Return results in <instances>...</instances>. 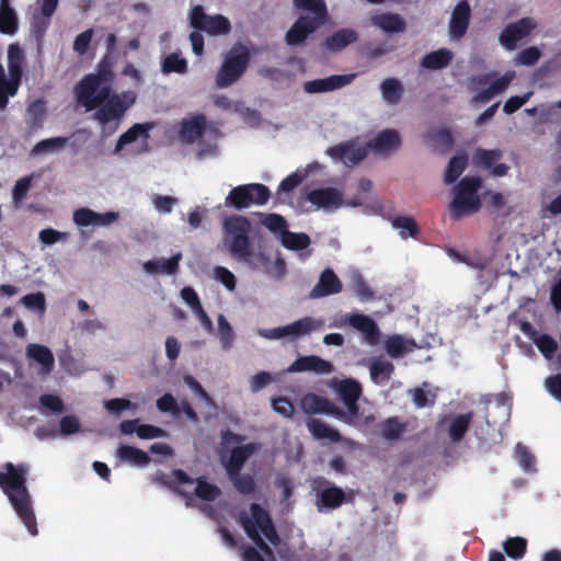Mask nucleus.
Listing matches in <instances>:
<instances>
[{
    "label": "nucleus",
    "instance_id": "nucleus-11",
    "mask_svg": "<svg viewBox=\"0 0 561 561\" xmlns=\"http://www.w3.org/2000/svg\"><path fill=\"white\" fill-rule=\"evenodd\" d=\"M313 484L317 485L316 488L325 486L318 494L317 506L319 511H332L340 507L345 502V492L340 486L330 484L327 479L318 477L314 479Z\"/></svg>",
    "mask_w": 561,
    "mask_h": 561
},
{
    "label": "nucleus",
    "instance_id": "nucleus-60",
    "mask_svg": "<svg viewBox=\"0 0 561 561\" xmlns=\"http://www.w3.org/2000/svg\"><path fill=\"white\" fill-rule=\"evenodd\" d=\"M12 85L10 81L5 78L4 69L2 65H0V110L3 111L9 102L10 96H14L16 94L15 90H11Z\"/></svg>",
    "mask_w": 561,
    "mask_h": 561
},
{
    "label": "nucleus",
    "instance_id": "nucleus-7",
    "mask_svg": "<svg viewBox=\"0 0 561 561\" xmlns=\"http://www.w3.org/2000/svg\"><path fill=\"white\" fill-rule=\"evenodd\" d=\"M251 59L250 50L244 45H234L226 55L216 75V85L227 88L237 82L245 72Z\"/></svg>",
    "mask_w": 561,
    "mask_h": 561
},
{
    "label": "nucleus",
    "instance_id": "nucleus-62",
    "mask_svg": "<svg viewBox=\"0 0 561 561\" xmlns=\"http://www.w3.org/2000/svg\"><path fill=\"white\" fill-rule=\"evenodd\" d=\"M137 436L140 439H153V438H161L167 437L168 433L161 427L151 425V424H139Z\"/></svg>",
    "mask_w": 561,
    "mask_h": 561
},
{
    "label": "nucleus",
    "instance_id": "nucleus-43",
    "mask_svg": "<svg viewBox=\"0 0 561 561\" xmlns=\"http://www.w3.org/2000/svg\"><path fill=\"white\" fill-rule=\"evenodd\" d=\"M468 165V157L466 153H460L453 157L447 165L444 181L446 184L454 183L466 170Z\"/></svg>",
    "mask_w": 561,
    "mask_h": 561
},
{
    "label": "nucleus",
    "instance_id": "nucleus-52",
    "mask_svg": "<svg viewBox=\"0 0 561 561\" xmlns=\"http://www.w3.org/2000/svg\"><path fill=\"white\" fill-rule=\"evenodd\" d=\"M18 30V18L13 9L2 8L0 11V32L13 35Z\"/></svg>",
    "mask_w": 561,
    "mask_h": 561
},
{
    "label": "nucleus",
    "instance_id": "nucleus-29",
    "mask_svg": "<svg viewBox=\"0 0 561 561\" xmlns=\"http://www.w3.org/2000/svg\"><path fill=\"white\" fill-rule=\"evenodd\" d=\"M334 389L344 404L358 401L363 394L362 385L353 378L340 380Z\"/></svg>",
    "mask_w": 561,
    "mask_h": 561
},
{
    "label": "nucleus",
    "instance_id": "nucleus-21",
    "mask_svg": "<svg viewBox=\"0 0 561 561\" xmlns=\"http://www.w3.org/2000/svg\"><path fill=\"white\" fill-rule=\"evenodd\" d=\"M157 483L168 488L172 492L188 499L190 495L185 491H182L179 486L181 484H193L194 479L190 477L182 469H174L171 473V477L165 473L157 474L153 479Z\"/></svg>",
    "mask_w": 561,
    "mask_h": 561
},
{
    "label": "nucleus",
    "instance_id": "nucleus-22",
    "mask_svg": "<svg viewBox=\"0 0 561 561\" xmlns=\"http://www.w3.org/2000/svg\"><path fill=\"white\" fill-rule=\"evenodd\" d=\"M300 405L307 414H328L333 416L335 404L325 397L307 393L301 398Z\"/></svg>",
    "mask_w": 561,
    "mask_h": 561
},
{
    "label": "nucleus",
    "instance_id": "nucleus-13",
    "mask_svg": "<svg viewBox=\"0 0 561 561\" xmlns=\"http://www.w3.org/2000/svg\"><path fill=\"white\" fill-rule=\"evenodd\" d=\"M355 77V73L332 75L323 79L306 81L304 83V90L309 94L334 91L352 83Z\"/></svg>",
    "mask_w": 561,
    "mask_h": 561
},
{
    "label": "nucleus",
    "instance_id": "nucleus-46",
    "mask_svg": "<svg viewBox=\"0 0 561 561\" xmlns=\"http://www.w3.org/2000/svg\"><path fill=\"white\" fill-rule=\"evenodd\" d=\"M282 244L288 250H305L310 244L308 234L300 232L284 231L282 236Z\"/></svg>",
    "mask_w": 561,
    "mask_h": 561
},
{
    "label": "nucleus",
    "instance_id": "nucleus-5",
    "mask_svg": "<svg viewBox=\"0 0 561 561\" xmlns=\"http://www.w3.org/2000/svg\"><path fill=\"white\" fill-rule=\"evenodd\" d=\"M251 221L241 215L227 217L222 222L224 244L230 254L240 260H249L253 255L250 239Z\"/></svg>",
    "mask_w": 561,
    "mask_h": 561
},
{
    "label": "nucleus",
    "instance_id": "nucleus-42",
    "mask_svg": "<svg viewBox=\"0 0 561 561\" xmlns=\"http://www.w3.org/2000/svg\"><path fill=\"white\" fill-rule=\"evenodd\" d=\"M528 541L524 537H508L502 542L504 552L514 560H520L527 552Z\"/></svg>",
    "mask_w": 561,
    "mask_h": 561
},
{
    "label": "nucleus",
    "instance_id": "nucleus-54",
    "mask_svg": "<svg viewBox=\"0 0 561 561\" xmlns=\"http://www.w3.org/2000/svg\"><path fill=\"white\" fill-rule=\"evenodd\" d=\"M556 364L558 369L561 370V354L557 356ZM543 385L549 394L557 401L561 402V374L547 377Z\"/></svg>",
    "mask_w": 561,
    "mask_h": 561
},
{
    "label": "nucleus",
    "instance_id": "nucleus-14",
    "mask_svg": "<svg viewBox=\"0 0 561 561\" xmlns=\"http://www.w3.org/2000/svg\"><path fill=\"white\" fill-rule=\"evenodd\" d=\"M343 284L331 268H325L319 277L318 283L311 289L309 297L312 299L322 298L341 293Z\"/></svg>",
    "mask_w": 561,
    "mask_h": 561
},
{
    "label": "nucleus",
    "instance_id": "nucleus-61",
    "mask_svg": "<svg viewBox=\"0 0 561 561\" xmlns=\"http://www.w3.org/2000/svg\"><path fill=\"white\" fill-rule=\"evenodd\" d=\"M32 180L33 176L27 175L19 179L15 182L14 187L12 190V199L14 203H20L26 197L32 185Z\"/></svg>",
    "mask_w": 561,
    "mask_h": 561
},
{
    "label": "nucleus",
    "instance_id": "nucleus-9",
    "mask_svg": "<svg viewBox=\"0 0 561 561\" xmlns=\"http://www.w3.org/2000/svg\"><path fill=\"white\" fill-rule=\"evenodd\" d=\"M271 197L270 188L261 183H249L233 187L225 199L227 206L244 209L251 205H265Z\"/></svg>",
    "mask_w": 561,
    "mask_h": 561
},
{
    "label": "nucleus",
    "instance_id": "nucleus-4",
    "mask_svg": "<svg viewBox=\"0 0 561 561\" xmlns=\"http://www.w3.org/2000/svg\"><path fill=\"white\" fill-rule=\"evenodd\" d=\"M296 9L306 12L300 15L287 31L285 41L290 46L302 44L310 34L321 27L328 20L324 0H293Z\"/></svg>",
    "mask_w": 561,
    "mask_h": 561
},
{
    "label": "nucleus",
    "instance_id": "nucleus-57",
    "mask_svg": "<svg viewBox=\"0 0 561 561\" xmlns=\"http://www.w3.org/2000/svg\"><path fill=\"white\" fill-rule=\"evenodd\" d=\"M352 286L355 295L363 301L373 299L374 293L360 274L353 276Z\"/></svg>",
    "mask_w": 561,
    "mask_h": 561
},
{
    "label": "nucleus",
    "instance_id": "nucleus-20",
    "mask_svg": "<svg viewBox=\"0 0 561 561\" xmlns=\"http://www.w3.org/2000/svg\"><path fill=\"white\" fill-rule=\"evenodd\" d=\"M255 450L256 445L254 443L232 448L228 459L224 461L228 476H236L240 472L247 460L255 453Z\"/></svg>",
    "mask_w": 561,
    "mask_h": 561
},
{
    "label": "nucleus",
    "instance_id": "nucleus-3",
    "mask_svg": "<svg viewBox=\"0 0 561 561\" xmlns=\"http://www.w3.org/2000/svg\"><path fill=\"white\" fill-rule=\"evenodd\" d=\"M114 72L110 61L105 58L99 64L95 73L84 76L76 85L75 93L77 101L87 111H92L101 104L108 93L112 92L111 82Z\"/></svg>",
    "mask_w": 561,
    "mask_h": 561
},
{
    "label": "nucleus",
    "instance_id": "nucleus-47",
    "mask_svg": "<svg viewBox=\"0 0 561 561\" xmlns=\"http://www.w3.org/2000/svg\"><path fill=\"white\" fill-rule=\"evenodd\" d=\"M502 156L503 153L500 149L486 150L478 148L473 154V162L484 169H491Z\"/></svg>",
    "mask_w": 561,
    "mask_h": 561
},
{
    "label": "nucleus",
    "instance_id": "nucleus-48",
    "mask_svg": "<svg viewBox=\"0 0 561 561\" xmlns=\"http://www.w3.org/2000/svg\"><path fill=\"white\" fill-rule=\"evenodd\" d=\"M68 142L67 137H53L38 141L32 149L33 156L62 149Z\"/></svg>",
    "mask_w": 561,
    "mask_h": 561
},
{
    "label": "nucleus",
    "instance_id": "nucleus-55",
    "mask_svg": "<svg viewBox=\"0 0 561 561\" xmlns=\"http://www.w3.org/2000/svg\"><path fill=\"white\" fill-rule=\"evenodd\" d=\"M534 343L536 344V346L538 347V350L546 359L550 360L554 357L558 344L552 336L546 333L539 334V336L535 339Z\"/></svg>",
    "mask_w": 561,
    "mask_h": 561
},
{
    "label": "nucleus",
    "instance_id": "nucleus-23",
    "mask_svg": "<svg viewBox=\"0 0 561 561\" xmlns=\"http://www.w3.org/2000/svg\"><path fill=\"white\" fill-rule=\"evenodd\" d=\"M205 130L206 117L203 114H198L181 123L180 137L186 144H194L204 135Z\"/></svg>",
    "mask_w": 561,
    "mask_h": 561
},
{
    "label": "nucleus",
    "instance_id": "nucleus-39",
    "mask_svg": "<svg viewBox=\"0 0 561 561\" xmlns=\"http://www.w3.org/2000/svg\"><path fill=\"white\" fill-rule=\"evenodd\" d=\"M426 141L435 150L446 151L453 146L454 138L448 128H434L426 134Z\"/></svg>",
    "mask_w": 561,
    "mask_h": 561
},
{
    "label": "nucleus",
    "instance_id": "nucleus-12",
    "mask_svg": "<svg viewBox=\"0 0 561 561\" xmlns=\"http://www.w3.org/2000/svg\"><path fill=\"white\" fill-rule=\"evenodd\" d=\"M535 27L536 23L531 18H523L502 31L500 42L506 49L513 50L517 47V43L528 36Z\"/></svg>",
    "mask_w": 561,
    "mask_h": 561
},
{
    "label": "nucleus",
    "instance_id": "nucleus-63",
    "mask_svg": "<svg viewBox=\"0 0 561 561\" xmlns=\"http://www.w3.org/2000/svg\"><path fill=\"white\" fill-rule=\"evenodd\" d=\"M94 218H95V211L82 207L73 211V222L79 227H88V226H94Z\"/></svg>",
    "mask_w": 561,
    "mask_h": 561
},
{
    "label": "nucleus",
    "instance_id": "nucleus-49",
    "mask_svg": "<svg viewBox=\"0 0 561 561\" xmlns=\"http://www.w3.org/2000/svg\"><path fill=\"white\" fill-rule=\"evenodd\" d=\"M393 365L387 360H375L370 366V377L375 382H386L391 378Z\"/></svg>",
    "mask_w": 561,
    "mask_h": 561
},
{
    "label": "nucleus",
    "instance_id": "nucleus-28",
    "mask_svg": "<svg viewBox=\"0 0 561 561\" xmlns=\"http://www.w3.org/2000/svg\"><path fill=\"white\" fill-rule=\"evenodd\" d=\"M116 456L121 461L131 463L139 468L147 467L151 461L146 451L129 445H121L116 450Z\"/></svg>",
    "mask_w": 561,
    "mask_h": 561
},
{
    "label": "nucleus",
    "instance_id": "nucleus-36",
    "mask_svg": "<svg viewBox=\"0 0 561 561\" xmlns=\"http://www.w3.org/2000/svg\"><path fill=\"white\" fill-rule=\"evenodd\" d=\"M472 419L473 413L468 412L463 414H458L451 420L448 428V435L454 443L460 442L465 437V435L469 431Z\"/></svg>",
    "mask_w": 561,
    "mask_h": 561
},
{
    "label": "nucleus",
    "instance_id": "nucleus-33",
    "mask_svg": "<svg viewBox=\"0 0 561 561\" xmlns=\"http://www.w3.org/2000/svg\"><path fill=\"white\" fill-rule=\"evenodd\" d=\"M345 410L334 405L333 416L339 421L351 425L358 426L362 424L363 412L359 409L358 401H354L351 403H345Z\"/></svg>",
    "mask_w": 561,
    "mask_h": 561
},
{
    "label": "nucleus",
    "instance_id": "nucleus-31",
    "mask_svg": "<svg viewBox=\"0 0 561 561\" xmlns=\"http://www.w3.org/2000/svg\"><path fill=\"white\" fill-rule=\"evenodd\" d=\"M358 39V34L352 28H341L325 38V47L331 51H340Z\"/></svg>",
    "mask_w": 561,
    "mask_h": 561
},
{
    "label": "nucleus",
    "instance_id": "nucleus-27",
    "mask_svg": "<svg viewBox=\"0 0 561 561\" xmlns=\"http://www.w3.org/2000/svg\"><path fill=\"white\" fill-rule=\"evenodd\" d=\"M182 260V253L179 252L167 260H150L144 263L142 267L148 274L162 273L174 275L179 271V263Z\"/></svg>",
    "mask_w": 561,
    "mask_h": 561
},
{
    "label": "nucleus",
    "instance_id": "nucleus-10",
    "mask_svg": "<svg viewBox=\"0 0 561 561\" xmlns=\"http://www.w3.org/2000/svg\"><path fill=\"white\" fill-rule=\"evenodd\" d=\"M323 322L321 320H314L311 317H305L293 323L284 327L274 328L266 333H262L263 336L268 339H282L285 336H290L293 339L306 335L314 331L316 329L322 327Z\"/></svg>",
    "mask_w": 561,
    "mask_h": 561
},
{
    "label": "nucleus",
    "instance_id": "nucleus-41",
    "mask_svg": "<svg viewBox=\"0 0 561 561\" xmlns=\"http://www.w3.org/2000/svg\"><path fill=\"white\" fill-rule=\"evenodd\" d=\"M381 436L389 440H398L407 431V424L401 422L398 416L386 419L380 424Z\"/></svg>",
    "mask_w": 561,
    "mask_h": 561
},
{
    "label": "nucleus",
    "instance_id": "nucleus-8",
    "mask_svg": "<svg viewBox=\"0 0 561 561\" xmlns=\"http://www.w3.org/2000/svg\"><path fill=\"white\" fill-rule=\"evenodd\" d=\"M135 101L136 94L133 91H124L122 93L111 92L108 96L94 108L93 119L102 126H106L111 122L118 123Z\"/></svg>",
    "mask_w": 561,
    "mask_h": 561
},
{
    "label": "nucleus",
    "instance_id": "nucleus-40",
    "mask_svg": "<svg viewBox=\"0 0 561 561\" xmlns=\"http://www.w3.org/2000/svg\"><path fill=\"white\" fill-rule=\"evenodd\" d=\"M451 59V51L446 48H440L425 55L421 65L426 69L438 70L448 66Z\"/></svg>",
    "mask_w": 561,
    "mask_h": 561
},
{
    "label": "nucleus",
    "instance_id": "nucleus-56",
    "mask_svg": "<svg viewBox=\"0 0 561 561\" xmlns=\"http://www.w3.org/2000/svg\"><path fill=\"white\" fill-rule=\"evenodd\" d=\"M261 224L271 232L280 233L287 230V222L285 218L278 214H262Z\"/></svg>",
    "mask_w": 561,
    "mask_h": 561
},
{
    "label": "nucleus",
    "instance_id": "nucleus-24",
    "mask_svg": "<svg viewBox=\"0 0 561 561\" xmlns=\"http://www.w3.org/2000/svg\"><path fill=\"white\" fill-rule=\"evenodd\" d=\"M327 153L333 159L351 164H357L366 157L364 149L350 144H340L330 147Z\"/></svg>",
    "mask_w": 561,
    "mask_h": 561
},
{
    "label": "nucleus",
    "instance_id": "nucleus-2",
    "mask_svg": "<svg viewBox=\"0 0 561 561\" xmlns=\"http://www.w3.org/2000/svg\"><path fill=\"white\" fill-rule=\"evenodd\" d=\"M251 516L241 514L239 522L242 525L248 537L255 543L256 549L267 558L275 560L273 549L261 537L262 533L268 542L275 547L280 545V537L272 520L270 513L257 503L250 505Z\"/></svg>",
    "mask_w": 561,
    "mask_h": 561
},
{
    "label": "nucleus",
    "instance_id": "nucleus-25",
    "mask_svg": "<svg viewBox=\"0 0 561 561\" xmlns=\"http://www.w3.org/2000/svg\"><path fill=\"white\" fill-rule=\"evenodd\" d=\"M26 356L42 367V371L49 374L54 369L55 358L51 351L42 344L31 343L26 346Z\"/></svg>",
    "mask_w": 561,
    "mask_h": 561
},
{
    "label": "nucleus",
    "instance_id": "nucleus-16",
    "mask_svg": "<svg viewBox=\"0 0 561 561\" xmlns=\"http://www.w3.org/2000/svg\"><path fill=\"white\" fill-rule=\"evenodd\" d=\"M401 146V138L396 129H385L370 139L367 147L375 153L389 154Z\"/></svg>",
    "mask_w": 561,
    "mask_h": 561
},
{
    "label": "nucleus",
    "instance_id": "nucleus-18",
    "mask_svg": "<svg viewBox=\"0 0 561 561\" xmlns=\"http://www.w3.org/2000/svg\"><path fill=\"white\" fill-rule=\"evenodd\" d=\"M333 369L334 367L330 362L317 355L300 356L288 367L289 373L313 371L317 374H331Z\"/></svg>",
    "mask_w": 561,
    "mask_h": 561
},
{
    "label": "nucleus",
    "instance_id": "nucleus-1",
    "mask_svg": "<svg viewBox=\"0 0 561 561\" xmlns=\"http://www.w3.org/2000/svg\"><path fill=\"white\" fill-rule=\"evenodd\" d=\"M30 466L25 462L14 465L5 462L0 467V489L8 497L15 514L23 523L30 535L37 536L38 528L32 496L27 489Z\"/></svg>",
    "mask_w": 561,
    "mask_h": 561
},
{
    "label": "nucleus",
    "instance_id": "nucleus-59",
    "mask_svg": "<svg viewBox=\"0 0 561 561\" xmlns=\"http://www.w3.org/2000/svg\"><path fill=\"white\" fill-rule=\"evenodd\" d=\"M21 304L27 309L37 310L41 314L45 312L46 300L43 293L27 294L21 298Z\"/></svg>",
    "mask_w": 561,
    "mask_h": 561
},
{
    "label": "nucleus",
    "instance_id": "nucleus-6",
    "mask_svg": "<svg viewBox=\"0 0 561 561\" xmlns=\"http://www.w3.org/2000/svg\"><path fill=\"white\" fill-rule=\"evenodd\" d=\"M482 181L479 176H465L455 187V196L450 203L451 214L460 218L480 210L481 201L478 191Z\"/></svg>",
    "mask_w": 561,
    "mask_h": 561
},
{
    "label": "nucleus",
    "instance_id": "nucleus-45",
    "mask_svg": "<svg viewBox=\"0 0 561 561\" xmlns=\"http://www.w3.org/2000/svg\"><path fill=\"white\" fill-rule=\"evenodd\" d=\"M231 31L230 21L221 15H209L207 23L205 24V28L203 32H206L209 35H225Z\"/></svg>",
    "mask_w": 561,
    "mask_h": 561
},
{
    "label": "nucleus",
    "instance_id": "nucleus-37",
    "mask_svg": "<svg viewBox=\"0 0 561 561\" xmlns=\"http://www.w3.org/2000/svg\"><path fill=\"white\" fill-rule=\"evenodd\" d=\"M382 99L386 103L398 104L404 93L402 83L396 78H387L380 84Z\"/></svg>",
    "mask_w": 561,
    "mask_h": 561
},
{
    "label": "nucleus",
    "instance_id": "nucleus-53",
    "mask_svg": "<svg viewBox=\"0 0 561 561\" xmlns=\"http://www.w3.org/2000/svg\"><path fill=\"white\" fill-rule=\"evenodd\" d=\"M27 112L30 114V119L27 122L28 127L32 130H37L42 128L43 121L45 117V104L43 101H35L33 102L28 108Z\"/></svg>",
    "mask_w": 561,
    "mask_h": 561
},
{
    "label": "nucleus",
    "instance_id": "nucleus-17",
    "mask_svg": "<svg viewBox=\"0 0 561 561\" xmlns=\"http://www.w3.org/2000/svg\"><path fill=\"white\" fill-rule=\"evenodd\" d=\"M306 198L317 208H337L343 204L342 194L334 187L311 190Z\"/></svg>",
    "mask_w": 561,
    "mask_h": 561
},
{
    "label": "nucleus",
    "instance_id": "nucleus-30",
    "mask_svg": "<svg viewBox=\"0 0 561 561\" xmlns=\"http://www.w3.org/2000/svg\"><path fill=\"white\" fill-rule=\"evenodd\" d=\"M513 79V73H505L501 78H497L491 84L483 90H479L478 93L473 96L472 102L474 103H486L494 95L502 93L507 89L511 81Z\"/></svg>",
    "mask_w": 561,
    "mask_h": 561
},
{
    "label": "nucleus",
    "instance_id": "nucleus-19",
    "mask_svg": "<svg viewBox=\"0 0 561 561\" xmlns=\"http://www.w3.org/2000/svg\"><path fill=\"white\" fill-rule=\"evenodd\" d=\"M471 9L467 0L460 1L451 13L449 32L453 38H461L466 34L470 22Z\"/></svg>",
    "mask_w": 561,
    "mask_h": 561
},
{
    "label": "nucleus",
    "instance_id": "nucleus-32",
    "mask_svg": "<svg viewBox=\"0 0 561 561\" xmlns=\"http://www.w3.org/2000/svg\"><path fill=\"white\" fill-rule=\"evenodd\" d=\"M307 426L312 436L317 439H329L332 443H340L342 440L340 432L321 420L310 419Z\"/></svg>",
    "mask_w": 561,
    "mask_h": 561
},
{
    "label": "nucleus",
    "instance_id": "nucleus-38",
    "mask_svg": "<svg viewBox=\"0 0 561 561\" xmlns=\"http://www.w3.org/2000/svg\"><path fill=\"white\" fill-rule=\"evenodd\" d=\"M415 343L413 340L405 341L401 335H391L386 340L385 348L387 354L392 358L402 357L404 354L412 352Z\"/></svg>",
    "mask_w": 561,
    "mask_h": 561
},
{
    "label": "nucleus",
    "instance_id": "nucleus-15",
    "mask_svg": "<svg viewBox=\"0 0 561 561\" xmlns=\"http://www.w3.org/2000/svg\"><path fill=\"white\" fill-rule=\"evenodd\" d=\"M346 322L364 335L365 341L370 345H376L380 339V330L369 316L363 313H352Z\"/></svg>",
    "mask_w": 561,
    "mask_h": 561
},
{
    "label": "nucleus",
    "instance_id": "nucleus-64",
    "mask_svg": "<svg viewBox=\"0 0 561 561\" xmlns=\"http://www.w3.org/2000/svg\"><path fill=\"white\" fill-rule=\"evenodd\" d=\"M208 18L202 5H195L190 11V23L195 30L203 31Z\"/></svg>",
    "mask_w": 561,
    "mask_h": 561
},
{
    "label": "nucleus",
    "instance_id": "nucleus-26",
    "mask_svg": "<svg viewBox=\"0 0 561 561\" xmlns=\"http://www.w3.org/2000/svg\"><path fill=\"white\" fill-rule=\"evenodd\" d=\"M370 21L386 33H401L407 28L405 20L398 13H379L371 16Z\"/></svg>",
    "mask_w": 561,
    "mask_h": 561
},
{
    "label": "nucleus",
    "instance_id": "nucleus-50",
    "mask_svg": "<svg viewBox=\"0 0 561 561\" xmlns=\"http://www.w3.org/2000/svg\"><path fill=\"white\" fill-rule=\"evenodd\" d=\"M236 490L242 495H250L255 491V481L251 474L238 472L236 476H229Z\"/></svg>",
    "mask_w": 561,
    "mask_h": 561
},
{
    "label": "nucleus",
    "instance_id": "nucleus-34",
    "mask_svg": "<svg viewBox=\"0 0 561 561\" xmlns=\"http://www.w3.org/2000/svg\"><path fill=\"white\" fill-rule=\"evenodd\" d=\"M391 226L399 230V234L402 239L413 238L416 239L420 233L417 222L412 216H394L388 218Z\"/></svg>",
    "mask_w": 561,
    "mask_h": 561
},
{
    "label": "nucleus",
    "instance_id": "nucleus-35",
    "mask_svg": "<svg viewBox=\"0 0 561 561\" xmlns=\"http://www.w3.org/2000/svg\"><path fill=\"white\" fill-rule=\"evenodd\" d=\"M152 126L150 124H134L125 133H123L115 146V152H119L126 145L135 142L138 138H149V129Z\"/></svg>",
    "mask_w": 561,
    "mask_h": 561
},
{
    "label": "nucleus",
    "instance_id": "nucleus-58",
    "mask_svg": "<svg viewBox=\"0 0 561 561\" xmlns=\"http://www.w3.org/2000/svg\"><path fill=\"white\" fill-rule=\"evenodd\" d=\"M218 333L222 347L228 350L233 342L234 334L231 325L224 314L218 316Z\"/></svg>",
    "mask_w": 561,
    "mask_h": 561
},
{
    "label": "nucleus",
    "instance_id": "nucleus-44",
    "mask_svg": "<svg viewBox=\"0 0 561 561\" xmlns=\"http://www.w3.org/2000/svg\"><path fill=\"white\" fill-rule=\"evenodd\" d=\"M194 482H196L194 494L203 501L213 502L221 495L219 486L207 482L203 477L194 480Z\"/></svg>",
    "mask_w": 561,
    "mask_h": 561
},
{
    "label": "nucleus",
    "instance_id": "nucleus-51",
    "mask_svg": "<svg viewBox=\"0 0 561 561\" xmlns=\"http://www.w3.org/2000/svg\"><path fill=\"white\" fill-rule=\"evenodd\" d=\"M162 71L164 73L175 72L183 75L187 71V61L181 58L176 53H172L164 58Z\"/></svg>",
    "mask_w": 561,
    "mask_h": 561
}]
</instances>
